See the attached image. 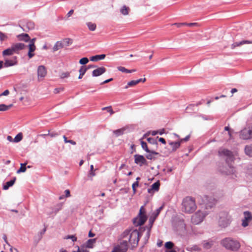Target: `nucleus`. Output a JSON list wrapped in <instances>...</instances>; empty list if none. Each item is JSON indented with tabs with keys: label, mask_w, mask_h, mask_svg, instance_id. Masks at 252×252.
<instances>
[{
	"label": "nucleus",
	"mask_w": 252,
	"mask_h": 252,
	"mask_svg": "<svg viewBox=\"0 0 252 252\" xmlns=\"http://www.w3.org/2000/svg\"><path fill=\"white\" fill-rule=\"evenodd\" d=\"M218 153L220 156L226 157V162L229 167L227 170L220 169L221 172L226 175L233 174L235 172L234 168L229 164V162L233 161L234 159L232 152L224 148H220Z\"/></svg>",
	"instance_id": "1"
},
{
	"label": "nucleus",
	"mask_w": 252,
	"mask_h": 252,
	"mask_svg": "<svg viewBox=\"0 0 252 252\" xmlns=\"http://www.w3.org/2000/svg\"><path fill=\"white\" fill-rule=\"evenodd\" d=\"M197 208V205L194 198L191 196H186L182 202V210L185 213L191 214Z\"/></svg>",
	"instance_id": "2"
},
{
	"label": "nucleus",
	"mask_w": 252,
	"mask_h": 252,
	"mask_svg": "<svg viewBox=\"0 0 252 252\" xmlns=\"http://www.w3.org/2000/svg\"><path fill=\"white\" fill-rule=\"evenodd\" d=\"M221 244L226 249L233 251H236L240 248V243L231 238H226L222 240Z\"/></svg>",
	"instance_id": "3"
},
{
	"label": "nucleus",
	"mask_w": 252,
	"mask_h": 252,
	"mask_svg": "<svg viewBox=\"0 0 252 252\" xmlns=\"http://www.w3.org/2000/svg\"><path fill=\"white\" fill-rule=\"evenodd\" d=\"M147 219L145 210L144 207L142 206L140 209L138 217L133 220V223L136 226H141L145 222Z\"/></svg>",
	"instance_id": "4"
},
{
	"label": "nucleus",
	"mask_w": 252,
	"mask_h": 252,
	"mask_svg": "<svg viewBox=\"0 0 252 252\" xmlns=\"http://www.w3.org/2000/svg\"><path fill=\"white\" fill-rule=\"evenodd\" d=\"M207 214L206 212H204L201 210H198L191 216V221L192 223L194 224H198L203 220Z\"/></svg>",
	"instance_id": "5"
},
{
	"label": "nucleus",
	"mask_w": 252,
	"mask_h": 252,
	"mask_svg": "<svg viewBox=\"0 0 252 252\" xmlns=\"http://www.w3.org/2000/svg\"><path fill=\"white\" fill-rule=\"evenodd\" d=\"M240 137L244 140H248L252 138V124L240 131Z\"/></svg>",
	"instance_id": "6"
},
{
	"label": "nucleus",
	"mask_w": 252,
	"mask_h": 252,
	"mask_svg": "<svg viewBox=\"0 0 252 252\" xmlns=\"http://www.w3.org/2000/svg\"><path fill=\"white\" fill-rule=\"evenodd\" d=\"M230 222V216L226 212H222L220 214L219 220V225L223 227L228 226Z\"/></svg>",
	"instance_id": "7"
},
{
	"label": "nucleus",
	"mask_w": 252,
	"mask_h": 252,
	"mask_svg": "<svg viewBox=\"0 0 252 252\" xmlns=\"http://www.w3.org/2000/svg\"><path fill=\"white\" fill-rule=\"evenodd\" d=\"M139 232L137 230L132 231L128 238V240H127V242H129L133 246L137 245L139 240Z\"/></svg>",
	"instance_id": "8"
},
{
	"label": "nucleus",
	"mask_w": 252,
	"mask_h": 252,
	"mask_svg": "<svg viewBox=\"0 0 252 252\" xmlns=\"http://www.w3.org/2000/svg\"><path fill=\"white\" fill-rule=\"evenodd\" d=\"M128 247L127 241L126 240H123L119 245L114 248L111 252H126Z\"/></svg>",
	"instance_id": "9"
},
{
	"label": "nucleus",
	"mask_w": 252,
	"mask_h": 252,
	"mask_svg": "<svg viewBox=\"0 0 252 252\" xmlns=\"http://www.w3.org/2000/svg\"><path fill=\"white\" fill-rule=\"evenodd\" d=\"M134 162L140 166L147 164V160L143 156L136 154L134 156Z\"/></svg>",
	"instance_id": "10"
},
{
	"label": "nucleus",
	"mask_w": 252,
	"mask_h": 252,
	"mask_svg": "<svg viewBox=\"0 0 252 252\" xmlns=\"http://www.w3.org/2000/svg\"><path fill=\"white\" fill-rule=\"evenodd\" d=\"M47 74V70L44 65H40L37 69V76L39 80L44 78Z\"/></svg>",
	"instance_id": "11"
},
{
	"label": "nucleus",
	"mask_w": 252,
	"mask_h": 252,
	"mask_svg": "<svg viewBox=\"0 0 252 252\" xmlns=\"http://www.w3.org/2000/svg\"><path fill=\"white\" fill-rule=\"evenodd\" d=\"M244 219L243 220L242 225L246 227L248 225V223L252 220V215L249 211H246L244 213Z\"/></svg>",
	"instance_id": "12"
},
{
	"label": "nucleus",
	"mask_w": 252,
	"mask_h": 252,
	"mask_svg": "<svg viewBox=\"0 0 252 252\" xmlns=\"http://www.w3.org/2000/svg\"><path fill=\"white\" fill-rule=\"evenodd\" d=\"M17 57H13L11 59H5L4 60V67H9L11 66H13L14 65L17 64Z\"/></svg>",
	"instance_id": "13"
},
{
	"label": "nucleus",
	"mask_w": 252,
	"mask_h": 252,
	"mask_svg": "<svg viewBox=\"0 0 252 252\" xmlns=\"http://www.w3.org/2000/svg\"><path fill=\"white\" fill-rule=\"evenodd\" d=\"M13 51L15 53H18L19 51L23 50L26 47V45L22 43H17L15 44H13L11 45Z\"/></svg>",
	"instance_id": "14"
},
{
	"label": "nucleus",
	"mask_w": 252,
	"mask_h": 252,
	"mask_svg": "<svg viewBox=\"0 0 252 252\" xmlns=\"http://www.w3.org/2000/svg\"><path fill=\"white\" fill-rule=\"evenodd\" d=\"M106 68L104 67H98L93 71L92 76L93 77L99 76L106 72Z\"/></svg>",
	"instance_id": "15"
},
{
	"label": "nucleus",
	"mask_w": 252,
	"mask_h": 252,
	"mask_svg": "<svg viewBox=\"0 0 252 252\" xmlns=\"http://www.w3.org/2000/svg\"><path fill=\"white\" fill-rule=\"evenodd\" d=\"M162 208H163V206L160 207L159 208H158L156 210V212L153 213L152 214V216H151V217L149 219V221H150V223L151 224V225H153L154 222L156 220L157 217L158 216L159 214L160 213V212L161 211V210L162 209Z\"/></svg>",
	"instance_id": "16"
},
{
	"label": "nucleus",
	"mask_w": 252,
	"mask_h": 252,
	"mask_svg": "<svg viewBox=\"0 0 252 252\" xmlns=\"http://www.w3.org/2000/svg\"><path fill=\"white\" fill-rule=\"evenodd\" d=\"M216 200L213 198H209L208 202L205 203V209H209L213 208L216 204Z\"/></svg>",
	"instance_id": "17"
},
{
	"label": "nucleus",
	"mask_w": 252,
	"mask_h": 252,
	"mask_svg": "<svg viewBox=\"0 0 252 252\" xmlns=\"http://www.w3.org/2000/svg\"><path fill=\"white\" fill-rule=\"evenodd\" d=\"M29 48V51L28 53V56L30 59H31L34 56V54L33 52L36 49V47L35 45L32 44H29L28 46Z\"/></svg>",
	"instance_id": "18"
},
{
	"label": "nucleus",
	"mask_w": 252,
	"mask_h": 252,
	"mask_svg": "<svg viewBox=\"0 0 252 252\" xmlns=\"http://www.w3.org/2000/svg\"><path fill=\"white\" fill-rule=\"evenodd\" d=\"M252 41L244 40L240 42H236L231 45V48L234 49L236 47L241 46L244 44H252Z\"/></svg>",
	"instance_id": "19"
},
{
	"label": "nucleus",
	"mask_w": 252,
	"mask_h": 252,
	"mask_svg": "<svg viewBox=\"0 0 252 252\" xmlns=\"http://www.w3.org/2000/svg\"><path fill=\"white\" fill-rule=\"evenodd\" d=\"M105 54L97 55L92 56L90 58V60L92 62H97L100 60H103L105 58Z\"/></svg>",
	"instance_id": "20"
},
{
	"label": "nucleus",
	"mask_w": 252,
	"mask_h": 252,
	"mask_svg": "<svg viewBox=\"0 0 252 252\" xmlns=\"http://www.w3.org/2000/svg\"><path fill=\"white\" fill-rule=\"evenodd\" d=\"M148 153V154H147L146 156V157L148 159H155L156 158V157H155V156H156V155H159V153H158V152H156L154 151H151L150 150V152H147Z\"/></svg>",
	"instance_id": "21"
},
{
	"label": "nucleus",
	"mask_w": 252,
	"mask_h": 252,
	"mask_svg": "<svg viewBox=\"0 0 252 252\" xmlns=\"http://www.w3.org/2000/svg\"><path fill=\"white\" fill-rule=\"evenodd\" d=\"M18 37L19 40H23L25 42H28L30 39L29 35L27 33H22L19 34L18 36Z\"/></svg>",
	"instance_id": "22"
},
{
	"label": "nucleus",
	"mask_w": 252,
	"mask_h": 252,
	"mask_svg": "<svg viewBox=\"0 0 252 252\" xmlns=\"http://www.w3.org/2000/svg\"><path fill=\"white\" fill-rule=\"evenodd\" d=\"M15 53L13 51L12 47L11 46L10 47L4 50L2 52V55L3 56H10L14 54Z\"/></svg>",
	"instance_id": "23"
},
{
	"label": "nucleus",
	"mask_w": 252,
	"mask_h": 252,
	"mask_svg": "<svg viewBox=\"0 0 252 252\" xmlns=\"http://www.w3.org/2000/svg\"><path fill=\"white\" fill-rule=\"evenodd\" d=\"M169 144L171 146L172 151H175L180 147L181 142L179 141L178 142H169Z\"/></svg>",
	"instance_id": "24"
},
{
	"label": "nucleus",
	"mask_w": 252,
	"mask_h": 252,
	"mask_svg": "<svg viewBox=\"0 0 252 252\" xmlns=\"http://www.w3.org/2000/svg\"><path fill=\"white\" fill-rule=\"evenodd\" d=\"M245 152L247 156L252 157V144L246 145L245 146Z\"/></svg>",
	"instance_id": "25"
},
{
	"label": "nucleus",
	"mask_w": 252,
	"mask_h": 252,
	"mask_svg": "<svg viewBox=\"0 0 252 252\" xmlns=\"http://www.w3.org/2000/svg\"><path fill=\"white\" fill-rule=\"evenodd\" d=\"M63 48L68 46L72 43V39L70 38H65L61 41Z\"/></svg>",
	"instance_id": "26"
},
{
	"label": "nucleus",
	"mask_w": 252,
	"mask_h": 252,
	"mask_svg": "<svg viewBox=\"0 0 252 252\" xmlns=\"http://www.w3.org/2000/svg\"><path fill=\"white\" fill-rule=\"evenodd\" d=\"M63 48V44H62L61 41H57L54 45L53 50L54 52H56V51H58V50H59L61 48Z\"/></svg>",
	"instance_id": "27"
},
{
	"label": "nucleus",
	"mask_w": 252,
	"mask_h": 252,
	"mask_svg": "<svg viewBox=\"0 0 252 252\" xmlns=\"http://www.w3.org/2000/svg\"><path fill=\"white\" fill-rule=\"evenodd\" d=\"M126 127H123L120 129H118L113 131V133L115 134L116 136H119L121 135H123L125 131L126 130Z\"/></svg>",
	"instance_id": "28"
},
{
	"label": "nucleus",
	"mask_w": 252,
	"mask_h": 252,
	"mask_svg": "<svg viewBox=\"0 0 252 252\" xmlns=\"http://www.w3.org/2000/svg\"><path fill=\"white\" fill-rule=\"evenodd\" d=\"M87 70V68H86V66H82L79 70L80 74H79L78 78L81 79L83 77V75L86 72Z\"/></svg>",
	"instance_id": "29"
},
{
	"label": "nucleus",
	"mask_w": 252,
	"mask_h": 252,
	"mask_svg": "<svg viewBox=\"0 0 252 252\" xmlns=\"http://www.w3.org/2000/svg\"><path fill=\"white\" fill-rule=\"evenodd\" d=\"M129 9L126 5H124L120 9V12L124 15H127L128 14Z\"/></svg>",
	"instance_id": "30"
},
{
	"label": "nucleus",
	"mask_w": 252,
	"mask_h": 252,
	"mask_svg": "<svg viewBox=\"0 0 252 252\" xmlns=\"http://www.w3.org/2000/svg\"><path fill=\"white\" fill-rule=\"evenodd\" d=\"M13 105L12 104H9L8 105H6L4 104H0V111H5L8 110L9 109H10Z\"/></svg>",
	"instance_id": "31"
},
{
	"label": "nucleus",
	"mask_w": 252,
	"mask_h": 252,
	"mask_svg": "<svg viewBox=\"0 0 252 252\" xmlns=\"http://www.w3.org/2000/svg\"><path fill=\"white\" fill-rule=\"evenodd\" d=\"M14 182L15 179L7 182L5 184L3 185V189H8L14 184Z\"/></svg>",
	"instance_id": "32"
},
{
	"label": "nucleus",
	"mask_w": 252,
	"mask_h": 252,
	"mask_svg": "<svg viewBox=\"0 0 252 252\" xmlns=\"http://www.w3.org/2000/svg\"><path fill=\"white\" fill-rule=\"evenodd\" d=\"M130 235V231L128 230H126L121 235L122 239L128 240V238Z\"/></svg>",
	"instance_id": "33"
},
{
	"label": "nucleus",
	"mask_w": 252,
	"mask_h": 252,
	"mask_svg": "<svg viewBox=\"0 0 252 252\" xmlns=\"http://www.w3.org/2000/svg\"><path fill=\"white\" fill-rule=\"evenodd\" d=\"M213 241H205L203 243V247L205 248V249H210V248H211V247L213 246Z\"/></svg>",
	"instance_id": "34"
},
{
	"label": "nucleus",
	"mask_w": 252,
	"mask_h": 252,
	"mask_svg": "<svg viewBox=\"0 0 252 252\" xmlns=\"http://www.w3.org/2000/svg\"><path fill=\"white\" fill-rule=\"evenodd\" d=\"M26 164H27L26 163H21L20 164L21 166H20L19 169L17 170V173H20L21 172H25L26 171Z\"/></svg>",
	"instance_id": "35"
},
{
	"label": "nucleus",
	"mask_w": 252,
	"mask_h": 252,
	"mask_svg": "<svg viewBox=\"0 0 252 252\" xmlns=\"http://www.w3.org/2000/svg\"><path fill=\"white\" fill-rule=\"evenodd\" d=\"M22 138L23 136L22 133H19L14 138L13 141L16 143L19 142L22 139Z\"/></svg>",
	"instance_id": "36"
},
{
	"label": "nucleus",
	"mask_w": 252,
	"mask_h": 252,
	"mask_svg": "<svg viewBox=\"0 0 252 252\" xmlns=\"http://www.w3.org/2000/svg\"><path fill=\"white\" fill-rule=\"evenodd\" d=\"M138 84L137 80H132L128 82L126 86H125V89H126L129 87H132Z\"/></svg>",
	"instance_id": "37"
},
{
	"label": "nucleus",
	"mask_w": 252,
	"mask_h": 252,
	"mask_svg": "<svg viewBox=\"0 0 252 252\" xmlns=\"http://www.w3.org/2000/svg\"><path fill=\"white\" fill-rule=\"evenodd\" d=\"M89 29L91 31H94L96 29V25L91 22H89L87 24Z\"/></svg>",
	"instance_id": "38"
},
{
	"label": "nucleus",
	"mask_w": 252,
	"mask_h": 252,
	"mask_svg": "<svg viewBox=\"0 0 252 252\" xmlns=\"http://www.w3.org/2000/svg\"><path fill=\"white\" fill-rule=\"evenodd\" d=\"M95 242V239H89L87 242V247L89 248H93V246Z\"/></svg>",
	"instance_id": "39"
},
{
	"label": "nucleus",
	"mask_w": 252,
	"mask_h": 252,
	"mask_svg": "<svg viewBox=\"0 0 252 252\" xmlns=\"http://www.w3.org/2000/svg\"><path fill=\"white\" fill-rule=\"evenodd\" d=\"M141 145L143 149H144L146 152H150V150L148 149L147 144L145 142L143 141H141Z\"/></svg>",
	"instance_id": "40"
},
{
	"label": "nucleus",
	"mask_w": 252,
	"mask_h": 252,
	"mask_svg": "<svg viewBox=\"0 0 252 252\" xmlns=\"http://www.w3.org/2000/svg\"><path fill=\"white\" fill-rule=\"evenodd\" d=\"M147 141H148L149 143H150L153 145H158L157 141L156 140V139H155L154 138H152V137L148 138Z\"/></svg>",
	"instance_id": "41"
},
{
	"label": "nucleus",
	"mask_w": 252,
	"mask_h": 252,
	"mask_svg": "<svg viewBox=\"0 0 252 252\" xmlns=\"http://www.w3.org/2000/svg\"><path fill=\"white\" fill-rule=\"evenodd\" d=\"M160 186V183L159 181H157L151 186L150 189H158Z\"/></svg>",
	"instance_id": "42"
},
{
	"label": "nucleus",
	"mask_w": 252,
	"mask_h": 252,
	"mask_svg": "<svg viewBox=\"0 0 252 252\" xmlns=\"http://www.w3.org/2000/svg\"><path fill=\"white\" fill-rule=\"evenodd\" d=\"M26 26L29 30H32L34 28V24L32 22H28L26 24Z\"/></svg>",
	"instance_id": "43"
},
{
	"label": "nucleus",
	"mask_w": 252,
	"mask_h": 252,
	"mask_svg": "<svg viewBox=\"0 0 252 252\" xmlns=\"http://www.w3.org/2000/svg\"><path fill=\"white\" fill-rule=\"evenodd\" d=\"M174 247V244L172 242H167L165 244V247L167 249H172Z\"/></svg>",
	"instance_id": "44"
},
{
	"label": "nucleus",
	"mask_w": 252,
	"mask_h": 252,
	"mask_svg": "<svg viewBox=\"0 0 252 252\" xmlns=\"http://www.w3.org/2000/svg\"><path fill=\"white\" fill-rule=\"evenodd\" d=\"M89 62V60L87 58L84 57L82 58L79 61V63L81 64H86Z\"/></svg>",
	"instance_id": "45"
},
{
	"label": "nucleus",
	"mask_w": 252,
	"mask_h": 252,
	"mask_svg": "<svg viewBox=\"0 0 252 252\" xmlns=\"http://www.w3.org/2000/svg\"><path fill=\"white\" fill-rule=\"evenodd\" d=\"M117 69H118V70H119L122 72L128 73V72H130L129 71V69H127L123 66H118V67H117Z\"/></svg>",
	"instance_id": "46"
},
{
	"label": "nucleus",
	"mask_w": 252,
	"mask_h": 252,
	"mask_svg": "<svg viewBox=\"0 0 252 252\" xmlns=\"http://www.w3.org/2000/svg\"><path fill=\"white\" fill-rule=\"evenodd\" d=\"M103 110H106L107 112H109L110 114H113L114 113V111L112 110L111 106H108L103 107L102 109Z\"/></svg>",
	"instance_id": "47"
},
{
	"label": "nucleus",
	"mask_w": 252,
	"mask_h": 252,
	"mask_svg": "<svg viewBox=\"0 0 252 252\" xmlns=\"http://www.w3.org/2000/svg\"><path fill=\"white\" fill-rule=\"evenodd\" d=\"M65 238L67 239H70L73 242L77 241V238L74 235H68Z\"/></svg>",
	"instance_id": "48"
},
{
	"label": "nucleus",
	"mask_w": 252,
	"mask_h": 252,
	"mask_svg": "<svg viewBox=\"0 0 252 252\" xmlns=\"http://www.w3.org/2000/svg\"><path fill=\"white\" fill-rule=\"evenodd\" d=\"M140 179V178L139 177H137L136 178V180H137V181L134 182V183H133L132 185V189H135V188L136 187H137L138 186V180Z\"/></svg>",
	"instance_id": "49"
},
{
	"label": "nucleus",
	"mask_w": 252,
	"mask_h": 252,
	"mask_svg": "<svg viewBox=\"0 0 252 252\" xmlns=\"http://www.w3.org/2000/svg\"><path fill=\"white\" fill-rule=\"evenodd\" d=\"M69 76V73H68V72L63 73L61 75L62 78H67V77H68Z\"/></svg>",
	"instance_id": "50"
},
{
	"label": "nucleus",
	"mask_w": 252,
	"mask_h": 252,
	"mask_svg": "<svg viewBox=\"0 0 252 252\" xmlns=\"http://www.w3.org/2000/svg\"><path fill=\"white\" fill-rule=\"evenodd\" d=\"M95 176V173L94 171H90L88 177L92 179V177Z\"/></svg>",
	"instance_id": "51"
},
{
	"label": "nucleus",
	"mask_w": 252,
	"mask_h": 252,
	"mask_svg": "<svg viewBox=\"0 0 252 252\" xmlns=\"http://www.w3.org/2000/svg\"><path fill=\"white\" fill-rule=\"evenodd\" d=\"M189 137L190 135H188L185 138L181 139L179 141L181 142V143L183 141H187L189 140Z\"/></svg>",
	"instance_id": "52"
},
{
	"label": "nucleus",
	"mask_w": 252,
	"mask_h": 252,
	"mask_svg": "<svg viewBox=\"0 0 252 252\" xmlns=\"http://www.w3.org/2000/svg\"><path fill=\"white\" fill-rule=\"evenodd\" d=\"M63 90V88H56L54 89V93L55 94H58L61 91H62Z\"/></svg>",
	"instance_id": "53"
},
{
	"label": "nucleus",
	"mask_w": 252,
	"mask_h": 252,
	"mask_svg": "<svg viewBox=\"0 0 252 252\" xmlns=\"http://www.w3.org/2000/svg\"><path fill=\"white\" fill-rule=\"evenodd\" d=\"M9 94V92L8 90H5L0 95H7Z\"/></svg>",
	"instance_id": "54"
},
{
	"label": "nucleus",
	"mask_w": 252,
	"mask_h": 252,
	"mask_svg": "<svg viewBox=\"0 0 252 252\" xmlns=\"http://www.w3.org/2000/svg\"><path fill=\"white\" fill-rule=\"evenodd\" d=\"M158 141L164 144H166V141L163 138H161V137L159 138Z\"/></svg>",
	"instance_id": "55"
},
{
	"label": "nucleus",
	"mask_w": 252,
	"mask_h": 252,
	"mask_svg": "<svg viewBox=\"0 0 252 252\" xmlns=\"http://www.w3.org/2000/svg\"><path fill=\"white\" fill-rule=\"evenodd\" d=\"M146 78H143V79H142V78L139 79L137 80V83H138V84L139 83H140V82H145L146 81Z\"/></svg>",
	"instance_id": "56"
},
{
	"label": "nucleus",
	"mask_w": 252,
	"mask_h": 252,
	"mask_svg": "<svg viewBox=\"0 0 252 252\" xmlns=\"http://www.w3.org/2000/svg\"><path fill=\"white\" fill-rule=\"evenodd\" d=\"M197 25H198V24L197 23H190L188 24V26H189V27L197 26Z\"/></svg>",
	"instance_id": "57"
},
{
	"label": "nucleus",
	"mask_w": 252,
	"mask_h": 252,
	"mask_svg": "<svg viewBox=\"0 0 252 252\" xmlns=\"http://www.w3.org/2000/svg\"><path fill=\"white\" fill-rule=\"evenodd\" d=\"M112 80H113V78H110L109 79H107V80H105L104 81H103L101 84H106V83H107L110 81H111Z\"/></svg>",
	"instance_id": "58"
},
{
	"label": "nucleus",
	"mask_w": 252,
	"mask_h": 252,
	"mask_svg": "<svg viewBox=\"0 0 252 252\" xmlns=\"http://www.w3.org/2000/svg\"><path fill=\"white\" fill-rule=\"evenodd\" d=\"M73 10L71 9L70 10L67 14V16L69 17H70L73 13Z\"/></svg>",
	"instance_id": "59"
},
{
	"label": "nucleus",
	"mask_w": 252,
	"mask_h": 252,
	"mask_svg": "<svg viewBox=\"0 0 252 252\" xmlns=\"http://www.w3.org/2000/svg\"><path fill=\"white\" fill-rule=\"evenodd\" d=\"M4 37H5V35L3 33H2L0 32V40H3Z\"/></svg>",
	"instance_id": "60"
},
{
	"label": "nucleus",
	"mask_w": 252,
	"mask_h": 252,
	"mask_svg": "<svg viewBox=\"0 0 252 252\" xmlns=\"http://www.w3.org/2000/svg\"><path fill=\"white\" fill-rule=\"evenodd\" d=\"M49 135L52 137H55L57 135H58V134L57 133H55V132H52L51 133H49Z\"/></svg>",
	"instance_id": "61"
},
{
	"label": "nucleus",
	"mask_w": 252,
	"mask_h": 252,
	"mask_svg": "<svg viewBox=\"0 0 252 252\" xmlns=\"http://www.w3.org/2000/svg\"><path fill=\"white\" fill-rule=\"evenodd\" d=\"M35 40H36V39L35 38L32 39V40L30 39V41H29L30 43H29V44H32L33 43V45H35L34 43H35Z\"/></svg>",
	"instance_id": "62"
},
{
	"label": "nucleus",
	"mask_w": 252,
	"mask_h": 252,
	"mask_svg": "<svg viewBox=\"0 0 252 252\" xmlns=\"http://www.w3.org/2000/svg\"><path fill=\"white\" fill-rule=\"evenodd\" d=\"M65 196L66 197L70 196L69 190H65Z\"/></svg>",
	"instance_id": "63"
},
{
	"label": "nucleus",
	"mask_w": 252,
	"mask_h": 252,
	"mask_svg": "<svg viewBox=\"0 0 252 252\" xmlns=\"http://www.w3.org/2000/svg\"><path fill=\"white\" fill-rule=\"evenodd\" d=\"M7 139L10 142H12L13 141L12 137L9 135L7 137Z\"/></svg>",
	"instance_id": "64"
}]
</instances>
